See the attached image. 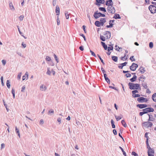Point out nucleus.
I'll use <instances>...</instances> for the list:
<instances>
[{
    "instance_id": "nucleus-52",
    "label": "nucleus",
    "mask_w": 156,
    "mask_h": 156,
    "mask_svg": "<svg viewBox=\"0 0 156 156\" xmlns=\"http://www.w3.org/2000/svg\"><path fill=\"white\" fill-rule=\"evenodd\" d=\"M134 56H131L129 58V59L131 61V62H133L135 61V59L134 58Z\"/></svg>"
},
{
    "instance_id": "nucleus-38",
    "label": "nucleus",
    "mask_w": 156,
    "mask_h": 156,
    "mask_svg": "<svg viewBox=\"0 0 156 156\" xmlns=\"http://www.w3.org/2000/svg\"><path fill=\"white\" fill-rule=\"evenodd\" d=\"M6 84L8 88H10V84L9 80H7Z\"/></svg>"
},
{
    "instance_id": "nucleus-53",
    "label": "nucleus",
    "mask_w": 156,
    "mask_h": 156,
    "mask_svg": "<svg viewBox=\"0 0 156 156\" xmlns=\"http://www.w3.org/2000/svg\"><path fill=\"white\" fill-rule=\"evenodd\" d=\"M132 90V94L133 95L134 94H135L138 93V91L137 90Z\"/></svg>"
},
{
    "instance_id": "nucleus-54",
    "label": "nucleus",
    "mask_w": 156,
    "mask_h": 156,
    "mask_svg": "<svg viewBox=\"0 0 156 156\" xmlns=\"http://www.w3.org/2000/svg\"><path fill=\"white\" fill-rule=\"evenodd\" d=\"M141 79H143L144 80H145L146 79L145 77H144L143 75L140 76L138 79V80L140 81L141 80Z\"/></svg>"
},
{
    "instance_id": "nucleus-41",
    "label": "nucleus",
    "mask_w": 156,
    "mask_h": 156,
    "mask_svg": "<svg viewBox=\"0 0 156 156\" xmlns=\"http://www.w3.org/2000/svg\"><path fill=\"white\" fill-rule=\"evenodd\" d=\"M101 70L104 74V77H105V75H106V76H107V75L106 74V71L102 67H101Z\"/></svg>"
},
{
    "instance_id": "nucleus-47",
    "label": "nucleus",
    "mask_w": 156,
    "mask_h": 156,
    "mask_svg": "<svg viewBox=\"0 0 156 156\" xmlns=\"http://www.w3.org/2000/svg\"><path fill=\"white\" fill-rule=\"evenodd\" d=\"M142 110L143 111L140 112L139 113V115L140 116H142L144 114H146L145 112L144 109H142Z\"/></svg>"
},
{
    "instance_id": "nucleus-6",
    "label": "nucleus",
    "mask_w": 156,
    "mask_h": 156,
    "mask_svg": "<svg viewBox=\"0 0 156 156\" xmlns=\"http://www.w3.org/2000/svg\"><path fill=\"white\" fill-rule=\"evenodd\" d=\"M150 106V105L144 104H138L136 105V107L140 109H143L147 107Z\"/></svg>"
},
{
    "instance_id": "nucleus-43",
    "label": "nucleus",
    "mask_w": 156,
    "mask_h": 156,
    "mask_svg": "<svg viewBox=\"0 0 156 156\" xmlns=\"http://www.w3.org/2000/svg\"><path fill=\"white\" fill-rule=\"evenodd\" d=\"M149 133H147V132H146L145 134V135H144V136L146 138V141H148V140H149V137L147 135H148V134Z\"/></svg>"
},
{
    "instance_id": "nucleus-34",
    "label": "nucleus",
    "mask_w": 156,
    "mask_h": 156,
    "mask_svg": "<svg viewBox=\"0 0 156 156\" xmlns=\"http://www.w3.org/2000/svg\"><path fill=\"white\" fill-rule=\"evenodd\" d=\"M111 12H110V13H111L112 14H113L115 13V9L114 7H113L112 6V7H111Z\"/></svg>"
},
{
    "instance_id": "nucleus-57",
    "label": "nucleus",
    "mask_w": 156,
    "mask_h": 156,
    "mask_svg": "<svg viewBox=\"0 0 156 156\" xmlns=\"http://www.w3.org/2000/svg\"><path fill=\"white\" fill-rule=\"evenodd\" d=\"M90 52L91 53V55L92 56H94L95 57H96V54H95V53L94 52H93V51H92L91 50H90Z\"/></svg>"
},
{
    "instance_id": "nucleus-31",
    "label": "nucleus",
    "mask_w": 156,
    "mask_h": 156,
    "mask_svg": "<svg viewBox=\"0 0 156 156\" xmlns=\"http://www.w3.org/2000/svg\"><path fill=\"white\" fill-rule=\"evenodd\" d=\"M109 25H106V27L107 28H112L113 27L114 24L113 23H111L110 22H109Z\"/></svg>"
},
{
    "instance_id": "nucleus-20",
    "label": "nucleus",
    "mask_w": 156,
    "mask_h": 156,
    "mask_svg": "<svg viewBox=\"0 0 156 156\" xmlns=\"http://www.w3.org/2000/svg\"><path fill=\"white\" fill-rule=\"evenodd\" d=\"M100 39L101 41H102V42L105 41L106 40V37L101 34H100Z\"/></svg>"
},
{
    "instance_id": "nucleus-3",
    "label": "nucleus",
    "mask_w": 156,
    "mask_h": 156,
    "mask_svg": "<svg viewBox=\"0 0 156 156\" xmlns=\"http://www.w3.org/2000/svg\"><path fill=\"white\" fill-rule=\"evenodd\" d=\"M142 125L143 126L148 128L152 127L153 126V123L151 122L147 121L142 122Z\"/></svg>"
},
{
    "instance_id": "nucleus-61",
    "label": "nucleus",
    "mask_w": 156,
    "mask_h": 156,
    "mask_svg": "<svg viewBox=\"0 0 156 156\" xmlns=\"http://www.w3.org/2000/svg\"><path fill=\"white\" fill-rule=\"evenodd\" d=\"M146 70L144 67H143L141 70H140V72L141 74H143L145 72Z\"/></svg>"
},
{
    "instance_id": "nucleus-39",
    "label": "nucleus",
    "mask_w": 156,
    "mask_h": 156,
    "mask_svg": "<svg viewBox=\"0 0 156 156\" xmlns=\"http://www.w3.org/2000/svg\"><path fill=\"white\" fill-rule=\"evenodd\" d=\"M97 55L98 56V58H99V59L101 60L102 64L103 65H104L105 64V63L104 62L103 60L101 58V56L99 54H97Z\"/></svg>"
},
{
    "instance_id": "nucleus-5",
    "label": "nucleus",
    "mask_w": 156,
    "mask_h": 156,
    "mask_svg": "<svg viewBox=\"0 0 156 156\" xmlns=\"http://www.w3.org/2000/svg\"><path fill=\"white\" fill-rule=\"evenodd\" d=\"M137 100L140 103H143L144 102H147L148 101V99L143 97H140L138 98Z\"/></svg>"
},
{
    "instance_id": "nucleus-25",
    "label": "nucleus",
    "mask_w": 156,
    "mask_h": 156,
    "mask_svg": "<svg viewBox=\"0 0 156 156\" xmlns=\"http://www.w3.org/2000/svg\"><path fill=\"white\" fill-rule=\"evenodd\" d=\"M152 98L153 100L154 101L156 102V93H154L152 96Z\"/></svg>"
},
{
    "instance_id": "nucleus-56",
    "label": "nucleus",
    "mask_w": 156,
    "mask_h": 156,
    "mask_svg": "<svg viewBox=\"0 0 156 156\" xmlns=\"http://www.w3.org/2000/svg\"><path fill=\"white\" fill-rule=\"evenodd\" d=\"M46 87L45 86H43V85H41L40 86V89L41 90H43V89L44 90L46 89Z\"/></svg>"
},
{
    "instance_id": "nucleus-9",
    "label": "nucleus",
    "mask_w": 156,
    "mask_h": 156,
    "mask_svg": "<svg viewBox=\"0 0 156 156\" xmlns=\"http://www.w3.org/2000/svg\"><path fill=\"white\" fill-rule=\"evenodd\" d=\"M105 4L106 5L108 6H111L112 7L113 4V2L112 0H108L106 1L105 2Z\"/></svg>"
},
{
    "instance_id": "nucleus-59",
    "label": "nucleus",
    "mask_w": 156,
    "mask_h": 156,
    "mask_svg": "<svg viewBox=\"0 0 156 156\" xmlns=\"http://www.w3.org/2000/svg\"><path fill=\"white\" fill-rule=\"evenodd\" d=\"M109 87L110 89H113L115 90H116L117 91H118V89L116 87H114L110 86H109Z\"/></svg>"
},
{
    "instance_id": "nucleus-32",
    "label": "nucleus",
    "mask_w": 156,
    "mask_h": 156,
    "mask_svg": "<svg viewBox=\"0 0 156 156\" xmlns=\"http://www.w3.org/2000/svg\"><path fill=\"white\" fill-rule=\"evenodd\" d=\"M127 56H128V55H127V56L126 57V54L125 53L124 54V55L123 57H121L120 58V59L121 60H124L123 59V58H124L125 59V60H126L128 59Z\"/></svg>"
},
{
    "instance_id": "nucleus-22",
    "label": "nucleus",
    "mask_w": 156,
    "mask_h": 156,
    "mask_svg": "<svg viewBox=\"0 0 156 156\" xmlns=\"http://www.w3.org/2000/svg\"><path fill=\"white\" fill-rule=\"evenodd\" d=\"M15 131L17 134H18V135L19 138H20V133L19 130L18 129L17 126L15 127Z\"/></svg>"
},
{
    "instance_id": "nucleus-50",
    "label": "nucleus",
    "mask_w": 156,
    "mask_h": 156,
    "mask_svg": "<svg viewBox=\"0 0 156 156\" xmlns=\"http://www.w3.org/2000/svg\"><path fill=\"white\" fill-rule=\"evenodd\" d=\"M149 47L150 48H152L153 47V43L152 42H151L149 43Z\"/></svg>"
},
{
    "instance_id": "nucleus-4",
    "label": "nucleus",
    "mask_w": 156,
    "mask_h": 156,
    "mask_svg": "<svg viewBox=\"0 0 156 156\" xmlns=\"http://www.w3.org/2000/svg\"><path fill=\"white\" fill-rule=\"evenodd\" d=\"M148 9L151 14H153L156 12V6L154 5H150L148 7Z\"/></svg>"
},
{
    "instance_id": "nucleus-49",
    "label": "nucleus",
    "mask_w": 156,
    "mask_h": 156,
    "mask_svg": "<svg viewBox=\"0 0 156 156\" xmlns=\"http://www.w3.org/2000/svg\"><path fill=\"white\" fill-rule=\"evenodd\" d=\"M147 115L149 117H150L151 119L153 120V121H154L155 120V119L154 118L155 117H154L152 115L149 114H147Z\"/></svg>"
},
{
    "instance_id": "nucleus-44",
    "label": "nucleus",
    "mask_w": 156,
    "mask_h": 156,
    "mask_svg": "<svg viewBox=\"0 0 156 156\" xmlns=\"http://www.w3.org/2000/svg\"><path fill=\"white\" fill-rule=\"evenodd\" d=\"M129 68L132 71H134L136 70V68H134V67H133V63H132L131 66H129Z\"/></svg>"
},
{
    "instance_id": "nucleus-18",
    "label": "nucleus",
    "mask_w": 156,
    "mask_h": 156,
    "mask_svg": "<svg viewBox=\"0 0 156 156\" xmlns=\"http://www.w3.org/2000/svg\"><path fill=\"white\" fill-rule=\"evenodd\" d=\"M123 130V128H121L120 129V132L119 133V136L124 141L123 138V137L121 135V134L122 133Z\"/></svg>"
},
{
    "instance_id": "nucleus-15",
    "label": "nucleus",
    "mask_w": 156,
    "mask_h": 156,
    "mask_svg": "<svg viewBox=\"0 0 156 156\" xmlns=\"http://www.w3.org/2000/svg\"><path fill=\"white\" fill-rule=\"evenodd\" d=\"M137 78V76L136 75H134L132 78L129 79V80L131 82H133L136 80Z\"/></svg>"
},
{
    "instance_id": "nucleus-64",
    "label": "nucleus",
    "mask_w": 156,
    "mask_h": 156,
    "mask_svg": "<svg viewBox=\"0 0 156 156\" xmlns=\"http://www.w3.org/2000/svg\"><path fill=\"white\" fill-rule=\"evenodd\" d=\"M21 74L22 73L21 72L20 73L18 74L17 77V78L18 80H19L20 79Z\"/></svg>"
},
{
    "instance_id": "nucleus-36",
    "label": "nucleus",
    "mask_w": 156,
    "mask_h": 156,
    "mask_svg": "<svg viewBox=\"0 0 156 156\" xmlns=\"http://www.w3.org/2000/svg\"><path fill=\"white\" fill-rule=\"evenodd\" d=\"M119 148L122 151V152L123 153V155L124 156H127L126 152L124 151V150L123 149V148L122 147H120V146H119Z\"/></svg>"
},
{
    "instance_id": "nucleus-17",
    "label": "nucleus",
    "mask_w": 156,
    "mask_h": 156,
    "mask_svg": "<svg viewBox=\"0 0 156 156\" xmlns=\"http://www.w3.org/2000/svg\"><path fill=\"white\" fill-rule=\"evenodd\" d=\"M113 18L115 19H120L121 18V17L119 14L116 13L115 14Z\"/></svg>"
},
{
    "instance_id": "nucleus-1",
    "label": "nucleus",
    "mask_w": 156,
    "mask_h": 156,
    "mask_svg": "<svg viewBox=\"0 0 156 156\" xmlns=\"http://www.w3.org/2000/svg\"><path fill=\"white\" fill-rule=\"evenodd\" d=\"M93 16L95 19H97L100 17H105V15L100 12H98V11L97 10L94 12Z\"/></svg>"
},
{
    "instance_id": "nucleus-10",
    "label": "nucleus",
    "mask_w": 156,
    "mask_h": 156,
    "mask_svg": "<svg viewBox=\"0 0 156 156\" xmlns=\"http://www.w3.org/2000/svg\"><path fill=\"white\" fill-rule=\"evenodd\" d=\"M146 144L147 148L148 149L147 152L152 151L153 150H154L153 148H152L149 145L148 141H146Z\"/></svg>"
},
{
    "instance_id": "nucleus-40",
    "label": "nucleus",
    "mask_w": 156,
    "mask_h": 156,
    "mask_svg": "<svg viewBox=\"0 0 156 156\" xmlns=\"http://www.w3.org/2000/svg\"><path fill=\"white\" fill-rule=\"evenodd\" d=\"M65 14L66 18L67 19H68L69 18V14L68 13V12L67 11H66Z\"/></svg>"
},
{
    "instance_id": "nucleus-13",
    "label": "nucleus",
    "mask_w": 156,
    "mask_h": 156,
    "mask_svg": "<svg viewBox=\"0 0 156 156\" xmlns=\"http://www.w3.org/2000/svg\"><path fill=\"white\" fill-rule=\"evenodd\" d=\"M55 13L58 16L60 14V8L58 5L56 7Z\"/></svg>"
},
{
    "instance_id": "nucleus-24",
    "label": "nucleus",
    "mask_w": 156,
    "mask_h": 156,
    "mask_svg": "<svg viewBox=\"0 0 156 156\" xmlns=\"http://www.w3.org/2000/svg\"><path fill=\"white\" fill-rule=\"evenodd\" d=\"M112 59L115 62H117L118 61V57L116 56H112Z\"/></svg>"
},
{
    "instance_id": "nucleus-12",
    "label": "nucleus",
    "mask_w": 156,
    "mask_h": 156,
    "mask_svg": "<svg viewBox=\"0 0 156 156\" xmlns=\"http://www.w3.org/2000/svg\"><path fill=\"white\" fill-rule=\"evenodd\" d=\"M100 22L101 24V26H103L104 24L106 22L105 18H101L100 20Z\"/></svg>"
},
{
    "instance_id": "nucleus-63",
    "label": "nucleus",
    "mask_w": 156,
    "mask_h": 156,
    "mask_svg": "<svg viewBox=\"0 0 156 156\" xmlns=\"http://www.w3.org/2000/svg\"><path fill=\"white\" fill-rule=\"evenodd\" d=\"M86 28V26L85 25H83L82 27V28L83 30L85 33H87Z\"/></svg>"
},
{
    "instance_id": "nucleus-26",
    "label": "nucleus",
    "mask_w": 156,
    "mask_h": 156,
    "mask_svg": "<svg viewBox=\"0 0 156 156\" xmlns=\"http://www.w3.org/2000/svg\"><path fill=\"white\" fill-rule=\"evenodd\" d=\"M111 123L112 128L113 129L115 128V123H114V121L112 119L111 120Z\"/></svg>"
},
{
    "instance_id": "nucleus-7",
    "label": "nucleus",
    "mask_w": 156,
    "mask_h": 156,
    "mask_svg": "<svg viewBox=\"0 0 156 156\" xmlns=\"http://www.w3.org/2000/svg\"><path fill=\"white\" fill-rule=\"evenodd\" d=\"M105 0H96L94 4L97 5L98 7L101 5V4H104L105 3Z\"/></svg>"
},
{
    "instance_id": "nucleus-2",
    "label": "nucleus",
    "mask_w": 156,
    "mask_h": 156,
    "mask_svg": "<svg viewBox=\"0 0 156 156\" xmlns=\"http://www.w3.org/2000/svg\"><path fill=\"white\" fill-rule=\"evenodd\" d=\"M139 83H133L131 82L129 83L128 85L129 88L131 90H136L137 87Z\"/></svg>"
},
{
    "instance_id": "nucleus-42",
    "label": "nucleus",
    "mask_w": 156,
    "mask_h": 156,
    "mask_svg": "<svg viewBox=\"0 0 156 156\" xmlns=\"http://www.w3.org/2000/svg\"><path fill=\"white\" fill-rule=\"evenodd\" d=\"M54 57L55 58V60L56 61L57 63H58L59 62L58 58L57 57V55L55 54L53 55Z\"/></svg>"
},
{
    "instance_id": "nucleus-27",
    "label": "nucleus",
    "mask_w": 156,
    "mask_h": 156,
    "mask_svg": "<svg viewBox=\"0 0 156 156\" xmlns=\"http://www.w3.org/2000/svg\"><path fill=\"white\" fill-rule=\"evenodd\" d=\"M115 116L117 121H118L120 120L122 117V115H121L119 116H118L116 115H115Z\"/></svg>"
},
{
    "instance_id": "nucleus-30",
    "label": "nucleus",
    "mask_w": 156,
    "mask_h": 156,
    "mask_svg": "<svg viewBox=\"0 0 156 156\" xmlns=\"http://www.w3.org/2000/svg\"><path fill=\"white\" fill-rule=\"evenodd\" d=\"M99 10L101 11L104 12H106V10L105 7H100L98 8Z\"/></svg>"
},
{
    "instance_id": "nucleus-28",
    "label": "nucleus",
    "mask_w": 156,
    "mask_h": 156,
    "mask_svg": "<svg viewBox=\"0 0 156 156\" xmlns=\"http://www.w3.org/2000/svg\"><path fill=\"white\" fill-rule=\"evenodd\" d=\"M105 80L107 82V83L108 84H110V80L107 77V76H106L105 75Z\"/></svg>"
},
{
    "instance_id": "nucleus-33",
    "label": "nucleus",
    "mask_w": 156,
    "mask_h": 156,
    "mask_svg": "<svg viewBox=\"0 0 156 156\" xmlns=\"http://www.w3.org/2000/svg\"><path fill=\"white\" fill-rule=\"evenodd\" d=\"M2 101H3V103L4 105L5 106L7 111L8 112L9 110V109L7 107V105L5 103V100H2Z\"/></svg>"
},
{
    "instance_id": "nucleus-14",
    "label": "nucleus",
    "mask_w": 156,
    "mask_h": 156,
    "mask_svg": "<svg viewBox=\"0 0 156 156\" xmlns=\"http://www.w3.org/2000/svg\"><path fill=\"white\" fill-rule=\"evenodd\" d=\"M101 44L105 50H107L108 49V47L107 45L105 44L104 42L101 41Z\"/></svg>"
},
{
    "instance_id": "nucleus-16",
    "label": "nucleus",
    "mask_w": 156,
    "mask_h": 156,
    "mask_svg": "<svg viewBox=\"0 0 156 156\" xmlns=\"http://www.w3.org/2000/svg\"><path fill=\"white\" fill-rule=\"evenodd\" d=\"M147 152L148 156H154V154L155 152L154 150Z\"/></svg>"
},
{
    "instance_id": "nucleus-51",
    "label": "nucleus",
    "mask_w": 156,
    "mask_h": 156,
    "mask_svg": "<svg viewBox=\"0 0 156 156\" xmlns=\"http://www.w3.org/2000/svg\"><path fill=\"white\" fill-rule=\"evenodd\" d=\"M79 35L80 36L83 37V38L84 40L85 41H86V37H85V35L83 34L80 33V34H79Z\"/></svg>"
},
{
    "instance_id": "nucleus-46",
    "label": "nucleus",
    "mask_w": 156,
    "mask_h": 156,
    "mask_svg": "<svg viewBox=\"0 0 156 156\" xmlns=\"http://www.w3.org/2000/svg\"><path fill=\"white\" fill-rule=\"evenodd\" d=\"M51 72L50 71V68H48L46 74L48 75H50L51 74Z\"/></svg>"
},
{
    "instance_id": "nucleus-45",
    "label": "nucleus",
    "mask_w": 156,
    "mask_h": 156,
    "mask_svg": "<svg viewBox=\"0 0 156 156\" xmlns=\"http://www.w3.org/2000/svg\"><path fill=\"white\" fill-rule=\"evenodd\" d=\"M45 60L46 61L48 62H51V57L48 56L46 57Z\"/></svg>"
},
{
    "instance_id": "nucleus-23",
    "label": "nucleus",
    "mask_w": 156,
    "mask_h": 156,
    "mask_svg": "<svg viewBox=\"0 0 156 156\" xmlns=\"http://www.w3.org/2000/svg\"><path fill=\"white\" fill-rule=\"evenodd\" d=\"M26 76H27V79L28 78V74L27 72H26L25 73V75L23 76L22 77V80H24L26 79Z\"/></svg>"
},
{
    "instance_id": "nucleus-11",
    "label": "nucleus",
    "mask_w": 156,
    "mask_h": 156,
    "mask_svg": "<svg viewBox=\"0 0 156 156\" xmlns=\"http://www.w3.org/2000/svg\"><path fill=\"white\" fill-rule=\"evenodd\" d=\"M106 34L105 36H106V39H109L111 37V32L108 31H106Z\"/></svg>"
},
{
    "instance_id": "nucleus-48",
    "label": "nucleus",
    "mask_w": 156,
    "mask_h": 156,
    "mask_svg": "<svg viewBox=\"0 0 156 156\" xmlns=\"http://www.w3.org/2000/svg\"><path fill=\"white\" fill-rule=\"evenodd\" d=\"M48 114L51 115L54 113V111L52 109H51L48 111Z\"/></svg>"
},
{
    "instance_id": "nucleus-62",
    "label": "nucleus",
    "mask_w": 156,
    "mask_h": 156,
    "mask_svg": "<svg viewBox=\"0 0 156 156\" xmlns=\"http://www.w3.org/2000/svg\"><path fill=\"white\" fill-rule=\"evenodd\" d=\"M133 67L134 68H136V69L138 67V65L137 64L135 63H133Z\"/></svg>"
},
{
    "instance_id": "nucleus-19",
    "label": "nucleus",
    "mask_w": 156,
    "mask_h": 156,
    "mask_svg": "<svg viewBox=\"0 0 156 156\" xmlns=\"http://www.w3.org/2000/svg\"><path fill=\"white\" fill-rule=\"evenodd\" d=\"M140 96H144L145 97H146V96H144V95H143L142 94H132V96L134 98H140Z\"/></svg>"
},
{
    "instance_id": "nucleus-55",
    "label": "nucleus",
    "mask_w": 156,
    "mask_h": 156,
    "mask_svg": "<svg viewBox=\"0 0 156 156\" xmlns=\"http://www.w3.org/2000/svg\"><path fill=\"white\" fill-rule=\"evenodd\" d=\"M17 27L18 28V30L20 34L21 35V36H23V33L20 30L19 26L17 25Z\"/></svg>"
},
{
    "instance_id": "nucleus-29",
    "label": "nucleus",
    "mask_w": 156,
    "mask_h": 156,
    "mask_svg": "<svg viewBox=\"0 0 156 156\" xmlns=\"http://www.w3.org/2000/svg\"><path fill=\"white\" fill-rule=\"evenodd\" d=\"M121 123L122 125L124 127H126L127 126V124L124 119L122 120Z\"/></svg>"
},
{
    "instance_id": "nucleus-60",
    "label": "nucleus",
    "mask_w": 156,
    "mask_h": 156,
    "mask_svg": "<svg viewBox=\"0 0 156 156\" xmlns=\"http://www.w3.org/2000/svg\"><path fill=\"white\" fill-rule=\"evenodd\" d=\"M131 154L132 155H133L134 156H138V155L137 153H136L135 151H132L131 153Z\"/></svg>"
},
{
    "instance_id": "nucleus-37",
    "label": "nucleus",
    "mask_w": 156,
    "mask_h": 156,
    "mask_svg": "<svg viewBox=\"0 0 156 156\" xmlns=\"http://www.w3.org/2000/svg\"><path fill=\"white\" fill-rule=\"evenodd\" d=\"M113 44H111V47L109 46L108 48V51H112L113 49Z\"/></svg>"
},
{
    "instance_id": "nucleus-21",
    "label": "nucleus",
    "mask_w": 156,
    "mask_h": 156,
    "mask_svg": "<svg viewBox=\"0 0 156 156\" xmlns=\"http://www.w3.org/2000/svg\"><path fill=\"white\" fill-rule=\"evenodd\" d=\"M94 24L97 27H100L101 26V24L99 21H96L94 23Z\"/></svg>"
},
{
    "instance_id": "nucleus-58",
    "label": "nucleus",
    "mask_w": 156,
    "mask_h": 156,
    "mask_svg": "<svg viewBox=\"0 0 156 156\" xmlns=\"http://www.w3.org/2000/svg\"><path fill=\"white\" fill-rule=\"evenodd\" d=\"M109 87L110 89H113L115 90H116L117 91H118V89L116 87H114L110 86H109Z\"/></svg>"
},
{
    "instance_id": "nucleus-8",
    "label": "nucleus",
    "mask_w": 156,
    "mask_h": 156,
    "mask_svg": "<svg viewBox=\"0 0 156 156\" xmlns=\"http://www.w3.org/2000/svg\"><path fill=\"white\" fill-rule=\"evenodd\" d=\"M146 114L150 112H153L154 111V109L151 107L146 108L144 109Z\"/></svg>"
},
{
    "instance_id": "nucleus-35",
    "label": "nucleus",
    "mask_w": 156,
    "mask_h": 156,
    "mask_svg": "<svg viewBox=\"0 0 156 156\" xmlns=\"http://www.w3.org/2000/svg\"><path fill=\"white\" fill-rule=\"evenodd\" d=\"M9 7L11 10H12L13 9V10H15V9L12 2H10L9 3Z\"/></svg>"
}]
</instances>
